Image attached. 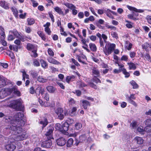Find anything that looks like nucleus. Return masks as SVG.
I'll list each match as a JSON object with an SVG mask.
<instances>
[{"label":"nucleus","mask_w":151,"mask_h":151,"mask_svg":"<svg viewBox=\"0 0 151 151\" xmlns=\"http://www.w3.org/2000/svg\"><path fill=\"white\" fill-rule=\"evenodd\" d=\"M10 129H11L12 133L16 135L14 137L17 141L23 140L27 137L26 132L23 131L22 129L19 126L16 127L12 125L10 127Z\"/></svg>","instance_id":"1"},{"label":"nucleus","mask_w":151,"mask_h":151,"mask_svg":"<svg viewBox=\"0 0 151 151\" xmlns=\"http://www.w3.org/2000/svg\"><path fill=\"white\" fill-rule=\"evenodd\" d=\"M24 114L23 113H17L15 115V119L11 122L12 124V125H14L16 127L24 126L25 124V122L22 120Z\"/></svg>","instance_id":"2"},{"label":"nucleus","mask_w":151,"mask_h":151,"mask_svg":"<svg viewBox=\"0 0 151 151\" xmlns=\"http://www.w3.org/2000/svg\"><path fill=\"white\" fill-rule=\"evenodd\" d=\"M55 112L58 116V118L60 120H63L65 116L68 115L67 111H64L63 109L61 108H58L55 110Z\"/></svg>","instance_id":"3"},{"label":"nucleus","mask_w":151,"mask_h":151,"mask_svg":"<svg viewBox=\"0 0 151 151\" xmlns=\"http://www.w3.org/2000/svg\"><path fill=\"white\" fill-rule=\"evenodd\" d=\"M11 104L14 108L18 110H21L23 107L22 101L20 99L13 101Z\"/></svg>","instance_id":"4"},{"label":"nucleus","mask_w":151,"mask_h":151,"mask_svg":"<svg viewBox=\"0 0 151 151\" xmlns=\"http://www.w3.org/2000/svg\"><path fill=\"white\" fill-rule=\"evenodd\" d=\"M116 47V45L113 43H110L108 44V48L105 47L103 51L107 56L109 55L110 54H111L113 51L114 50Z\"/></svg>","instance_id":"5"},{"label":"nucleus","mask_w":151,"mask_h":151,"mask_svg":"<svg viewBox=\"0 0 151 151\" xmlns=\"http://www.w3.org/2000/svg\"><path fill=\"white\" fill-rule=\"evenodd\" d=\"M48 131L45 134V135L47 137V138L51 139L52 138V134L53 131L54 130L53 127L52 125H50L47 128Z\"/></svg>","instance_id":"6"},{"label":"nucleus","mask_w":151,"mask_h":151,"mask_svg":"<svg viewBox=\"0 0 151 151\" xmlns=\"http://www.w3.org/2000/svg\"><path fill=\"white\" fill-rule=\"evenodd\" d=\"M9 88L2 89L0 91V98L3 99L8 94H10L9 90Z\"/></svg>","instance_id":"7"},{"label":"nucleus","mask_w":151,"mask_h":151,"mask_svg":"<svg viewBox=\"0 0 151 151\" xmlns=\"http://www.w3.org/2000/svg\"><path fill=\"white\" fill-rule=\"evenodd\" d=\"M48 139V140H46L43 142L41 144L42 147L46 148H50L52 145V142L51 139Z\"/></svg>","instance_id":"8"},{"label":"nucleus","mask_w":151,"mask_h":151,"mask_svg":"<svg viewBox=\"0 0 151 151\" xmlns=\"http://www.w3.org/2000/svg\"><path fill=\"white\" fill-rule=\"evenodd\" d=\"M56 142L58 146H62L66 144V140L65 138L61 137L57 139L56 140Z\"/></svg>","instance_id":"9"},{"label":"nucleus","mask_w":151,"mask_h":151,"mask_svg":"<svg viewBox=\"0 0 151 151\" xmlns=\"http://www.w3.org/2000/svg\"><path fill=\"white\" fill-rule=\"evenodd\" d=\"M6 149L9 151H13L16 148V146L13 143L7 145L5 146Z\"/></svg>","instance_id":"10"},{"label":"nucleus","mask_w":151,"mask_h":151,"mask_svg":"<svg viewBox=\"0 0 151 151\" xmlns=\"http://www.w3.org/2000/svg\"><path fill=\"white\" fill-rule=\"evenodd\" d=\"M50 25V23L47 22L46 24L44 25L43 26L45 27V31L49 35H51V32L49 28V27Z\"/></svg>","instance_id":"11"},{"label":"nucleus","mask_w":151,"mask_h":151,"mask_svg":"<svg viewBox=\"0 0 151 151\" xmlns=\"http://www.w3.org/2000/svg\"><path fill=\"white\" fill-rule=\"evenodd\" d=\"M134 141L139 145L142 144L143 142V140L142 138L139 137H136L134 138Z\"/></svg>","instance_id":"12"},{"label":"nucleus","mask_w":151,"mask_h":151,"mask_svg":"<svg viewBox=\"0 0 151 151\" xmlns=\"http://www.w3.org/2000/svg\"><path fill=\"white\" fill-rule=\"evenodd\" d=\"M40 124L42 125V128H43L48 123V122L47 118L44 117L42 119L41 121L40 122Z\"/></svg>","instance_id":"13"},{"label":"nucleus","mask_w":151,"mask_h":151,"mask_svg":"<svg viewBox=\"0 0 151 151\" xmlns=\"http://www.w3.org/2000/svg\"><path fill=\"white\" fill-rule=\"evenodd\" d=\"M9 93L13 92L14 94H16L18 96H20V93L19 91H18L16 88H9Z\"/></svg>","instance_id":"14"},{"label":"nucleus","mask_w":151,"mask_h":151,"mask_svg":"<svg viewBox=\"0 0 151 151\" xmlns=\"http://www.w3.org/2000/svg\"><path fill=\"white\" fill-rule=\"evenodd\" d=\"M0 5L3 8L7 9H9V4L4 1H0Z\"/></svg>","instance_id":"15"},{"label":"nucleus","mask_w":151,"mask_h":151,"mask_svg":"<svg viewBox=\"0 0 151 151\" xmlns=\"http://www.w3.org/2000/svg\"><path fill=\"white\" fill-rule=\"evenodd\" d=\"M37 80L39 82L42 83H45L47 82L48 81V79L44 78L42 76H39L37 78Z\"/></svg>","instance_id":"16"},{"label":"nucleus","mask_w":151,"mask_h":151,"mask_svg":"<svg viewBox=\"0 0 151 151\" xmlns=\"http://www.w3.org/2000/svg\"><path fill=\"white\" fill-rule=\"evenodd\" d=\"M81 101L82 102V106L85 109H87V106L90 105L89 102L86 100H82Z\"/></svg>","instance_id":"17"},{"label":"nucleus","mask_w":151,"mask_h":151,"mask_svg":"<svg viewBox=\"0 0 151 151\" xmlns=\"http://www.w3.org/2000/svg\"><path fill=\"white\" fill-rule=\"evenodd\" d=\"M126 98L127 101L129 103L132 104L135 107L137 106V105L136 102L132 100V99H131L129 98V96L128 95H126Z\"/></svg>","instance_id":"18"},{"label":"nucleus","mask_w":151,"mask_h":151,"mask_svg":"<svg viewBox=\"0 0 151 151\" xmlns=\"http://www.w3.org/2000/svg\"><path fill=\"white\" fill-rule=\"evenodd\" d=\"M69 125L67 123H64L62 125V132L67 131L68 129Z\"/></svg>","instance_id":"19"},{"label":"nucleus","mask_w":151,"mask_h":151,"mask_svg":"<svg viewBox=\"0 0 151 151\" xmlns=\"http://www.w3.org/2000/svg\"><path fill=\"white\" fill-rule=\"evenodd\" d=\"M48 60L49 63H52L53 64L58 65L60 64V63L59 62L56 60H55L54 59L52 58H49L48 59Z\"/></svg>","instance_id":"20"},{"label":"nucleus","mask_w":151,"mask_h":151,"mask_svg":"<svg viewBox=\"0 0 151 151\" xmlns=\"http://www.w3.org/2000/svg\"><path fill=\"white\" fill-rule=\"evenodd\" d=\"M75 78V77L73 75L71 76H68L66 78V81L67 82L69 83L70 81H74Z\"/></svg>","instance_id":"21"},{"label":"nucleus","mask_w":151,"mask_h":151,"mask_svg":"<svg viewBox=\"0 0 151 151\" xmlns=\"http://www.w3.org/2000/svg\"><path fill=\"white\" fill-rule=\"evenodd\" d=\"M89 46L91 51L93 52H95L96 51V47L94 44L91 43L89 44Z\"/></svg>","instance_id":"22"},{"label":"nucleus","mask_w":151,"mask_h":151,"mask_svg":"<svg viewBox=\"0 0 151 151\" xmlns=\"http://www.w3.org/2000/svg\"><path fill=\"white\" fill-rule=\"evenodd\" d=\"M10 33L13 34L15 37L17 38H19L20 36V34L15 29H14L13 31H10Z\"/></svg>","instance_id":"23"},{"label":"nucleus","mask_w":151,"mask_h":151,"mask_svg":"<svg viewBox=\"0 0 151 151\" xmlns=\"http://www.w3.org/2000/svg\"><path fill=\"white\" fill-rule=\"evenodd\" d=\"M6 85V81L5 79L1 78L0 76V88L3 87Z\"/></svg>","instance_id":"24"},{"label":"nucleus","mask_w":151,"mask_h":151,"mask_svg":"<svg viewBox=\"0 0 151 151\" xmlns=\"http://www.w3.org/2000/svg\"><path fill=\"white\" fill-rule=\"evenodd\" d=\"M47 90L50 93H53L56 90V88L53 86H50L47 87Z\"/></svg>","instance_id":"25"},{"label":"nucleus","mask_w":151,"mask_h":151,"mask_svg":"<svg viewBox=\"0 0 151 151\" xmlns=\"http://www.w3.org/2000/svg\"><path fill=\"white\" fill-rule=\"evenodd\" d=\"M27 48L29 50H32L36 49V47L32 44L31 43H28L27 45Z\"/></svg>","instance_id":"26"},{"label":"nucleus","mask_w":151,"mask_h":151,"mask_svg":"<svg viewBox=\"0 0 151 151\" xmlns=\"http://www.w3.org/2000/svg\"><path fill=\"white\" fill-rule=\"evenodd\" d=\"M73 142V140L72 138H70L67 142V145L68 147H71Z\"/></svg>","instance_id":"27"},{"label":"nucleus","mask_w":151,"mask_h":151,"mask_svg":"<svg viewBox=\"0 0 151 151\" xmlns=\"http://www.w3.org/2000/svg\"><path fill=\"white\" fill-rule=\"evenodd\" d=\"M65 5L70 9H75L76 8L72 4L70 3H66Z\"/></svg>","instance_id":"28"},{"label":"nucleus","mask_w":151,"mask_h":151,"mask_svg":"<svg viewBox=\"0 0 151 151\" xmlns=\"http://www.w3.org/2000/svg\"><path fill=\"white\" fill-rule=\"evenodd\" d=\"M129 65V69H133L134 70L136 69V66L133 63H127Z\"/></svg>","instance_id":"29"},{"label":"nucleus","mask_w":151,"mask_h":151,"mask_svg":"<svg viewBox=\"0 0 151 151\" xmlns=\"http://www.w3.org/2000/svg\"><path fill=\"white\" fill-rule=\"evenodd\" d=\"M92 73L93 75L99 76V72L96 68H93L92 70Z\"/></svg>","instance_id":"30"},{"label":"nucleus","mask_w":151,"mask_h":151,"mask_svg":"<svg viewBox=\"0 0 151 151\" xmlns=\"http://www.w3.org/2000/svg\"><path fill=\"white\" fill-rule=\"evenodd\" d=\"M132 14L134 16H137L138 15V13H142L144 12V10H132Z\"/></svg>","instance_id":"31"},{"label":"nucleus","mask_w":151,"mask_h":151,"mask_svg":"<svg viewBox=\"0 0 151 151\" xmlns=\"http://www.w3.org/2000/svg\"><path fill=\"white\" fill-rule=\"evenodd\" d=\"M30 73L33 78H36L38 75L37 72L34 70L30 71Z\"/></svg>","instance_id":"32"},{"label":"nucleus","mask_w":151,"mask_h":151,"mask_svg":"<svg viewBox=\"0 0 151 151\" xmlns=\"http://www.w3.org/2000/svg\"><path fill=\"white\" fill-rule=\"evenodd\" d=\"M37 34L44 41L46 40L45 36V35L42 32L38 31L37 32Z\"/></svg>","instance_id":"33"},{"label":"nucleus","mask_w":151,"mask_h":151,"mask_svg":"<svg viewBox=\"0 0 151 151\" xmlns=\"http://www.w3.org/2000/svg\"><path fill=\"white\" fill-rule=\"evenodd\" d=\"M130 83L134 89H136L138 87V85L134 81L132 80L130 82Z\"/></svg>","instance_id":"34"},{"label":"nucleus","mask_w":151,"mask_h":151,"mask_svg":"<svg viewBox=\"0 0 151 151\" xmlns=\"http://www.w3.org/2000/svg\"><path fill=\"white\" fill-rule=\"evenodd\" d=\"M137 131L140 133L143 134L145 132V129H144L143 127L141 126L138 127L137 128Z\"/></svg>","instance_id":"35"},{"label":"nucleus","mask_w":151,"mask_h":151,"mask_svg":"<svg viewBox=\"0 0 151 151\" xmlns=\"http://www.w3.org/2000/svg\"><path fill=\"white\" fill-rule=\"evenodd\" d=\"M56 12L60 14L64 15L66 14L68 12L69 10H65L64 12L62 11V10H55Z\"/></svg>","instance_id":"36"},{"label":"nucleus","mask_w":151,"mask_h":151,"mask_svg":"<svg viewBox=\"0 0 151 151\" xmlns=\"http://www.w3.org/2000/svg\"><path fill=\"white\" fill-rule=\"evenodd\" d=\"M22 73L23 77L22 80L23 81H25L26 78L27 79H29V75L26 74V72L24 71H22Z\"/></svg>","instance_id":"37"},{"label":"nucleus","mask_w":151,"mask_h":151,"mask_svg":"<svg viewBox=\"0 0 151 151\" xmlns=\"http://www.w3.org/2000/svg\"><path fill=\"white\" fill-rule=\"evenodd\" d=\"M27 22L29 25H31L34 23L35 21L33 18H29L27 19Z\"/></svg>","instance_id":"38"},{"label":"nucleus","mask_w":151,"mask_h":151,"mask_svg":"<svg viewBox=\"0 0 151 151\" xmlns=\"http://www.w3.org/2000/svg\"><path fill=\"white\" fill-rule=\"evenodd\" d=\"M122 72L125 75V77L126 78H128L130 76L129 73L127 72L125 69H123L122 70Z\"/></svg>","instance_id":"39"},{"label":"nucleus","mask_w":151,"mask_h":151,"mask_svg":"<svg viewBox=\"0 0 151 151\" xmlns=\"http://www.w3.org/2000/svg\"><path fill=\"white\" fill-rule=\"evenodd\" d=\"M40 62L41 63L42 66L44 68H46L47 67V64L46 63V62L44 61L43 60H40Z\"/></svg>","instance_id":"40"},{"label":"nucleus","mask_w":151,"mask_h":151,"mask_svg":"<svg viewBox=\"0 0 151 151\" xmlns=\"http://www.w3.org/2000/svg\"><path fill=\"white\" fill-rule=\"evenodd\" d=\"M62 125L59 123H57L55 125V128L56 129L60 130L61 132L62 130Z\"/></svg>","instance_id":"41"},{"label":"nucleus","mask_w":151,"mask_h":151,"mask_svg":"<svg viewBox=\"0 0 151 151\" xmlns=\"http://www.w3.org/2000/svg\"><path fill=\"white\" fill-rule=\"evenodd\" d=\"M82 124L80 123H77L75 124V129L78 130L82 127Z\"/></svg>","instance_id":"42"},{"label":"nucleus","mask_w":151,"mask_h":151,"mask_svg":"<svg viewBox=\"0 0 151 151\" xmlns=\"http://www.w3.org/2000/svg\"><path fill=\"white\" fill-rule=\"evenodd\" d=\"M145 132H151V125H147L145 128Z\"/></svg>","instance_id":"43"},{"label":"nucleus","mask_w":151,"mask_h":151,"mask_svg":"<svg viewBox=\"0 0 151 151\" xmlns=\"http://www.w3.org/2000/svg\"><path fill=\"white\" fill-rule=\"evenodd\" d=\"M33 65L37 67L39 66L40 65V64L38 61L37 59H34L33 61Z\"/></svg>","instance_id":"44"},{"label":"nucleus","mask_w":151,"mask_h":151,"mask_svg":"<svg viewBox=\"0 0 151 151\" xmlns=\"http://www.w3.org/2000/svg\"><path fill=\"white\" fill-rule=\"evenodd\" d=\"M37 49H35L32 50V54H31V56L32 57L36 58L37 56V54L36 53Z\"/></svg>","instance_id":"45"},{"label":"nucleus","mask_w":151,"mask_h":151,"mask_svg":"<svg viewBox=\"0 0 151 151\" xmlns=\"http://www.w3.org/2000/svg\"><path fill=\"white\" fill-rule=\"evenodd\" d=\"M144 122L147 125H151V118L147 119Z\"/></svg>","instance_id":"46"},{"label":"nucleus","mask_w":151,"mask_h":151,"mask_svg":"<svg viewBox=\"0 0 151 151\" xmlns=\"http://www.w3.org/2000/svg\"><path fill=\"white\" fill-rule=\"evenodd\" d=\"M128 60V56L127 55H124L121 58L120 60L121 61H127Z\"/></svg>","instance_id":"47"},{"label":"nucleus","mask_w":151,"mask_h":151,"mask_svg":"<svg viewBox=\"0 0 151 151\" xmlns=\"http://www.w3.org/2000/svg\"><path fill=\"white\" fill-rule=\"evenodd\" d=\"M126 22L128 23L126 24V26L127 27L129 28H132V23L131 22L128 21H126Z\"/></svg>","instance_id":"48"},{"label":"nucleus","mask_w":151,"mask_h":151,"mask_svg":"<svg viewBox=\"0 0 151 151\" xmlns=\"http://www.w3.org/2000/svg\"><path fill=\"white\" fill-rule=\"evenodd\" d=\"M93 81L96 83H101L100 80L96 76H94L93 78Z\"/></svg>","instance_id":"49"},{"label":"nucleus","mask_w":151,"mask_h":151,"mask_svg":"<svg viewBox=\"0 0 151 151\" xmlns=\"http://www.w3.org/2000/svg\"><path fill=\"white\" fill-rule=\"evenodd\" d=\"M27 38H28L27 37L25 36H21L20 35L19 38L20 40L21 41H22V42H24L25 41L27 40Z\"/></svg>","instance_id":"50"},{"label":"nucleus","mask_w":151,"mask_h":151,"mask_svg":"<svg viewBox=\"0 0 151 151\" xmlns=\"http://www.w3.org/2000/svg\"><path fill=\"white\" fill-rule=\"evenodd\" d=\"M137 122H132L131 124V127L133 129H135L137 126Z\"/></svg>","instance_id":"51"},{"label":"nucleus","mask_w":151,"mask_h":151,"mask_svg":"<svg viewBox=\"0 0 151 151\" xmlns=\"http://www.w3.org/2000/svg\"><path fill=\"white\" fill-rule=\"evenodd\" d=\"M78 85L79 86V87L80 88L84 87L86 86V85L84 83L80 81H79L78 83Z\"/></svg>","instance_id":"52"},{"label":"nucleus","mask_w":151,"mask_h":151,"mask_svg":"<svg viewBox=\"0 0 151 151\" xmlns=\"http://www.w3.org/2000/svg\"><path fill=\"white\" fill-rule=\"evenodd\" d=\"M88 85L91 87L94 88L95 89H97V87L96 85H95L92 82H89Z\"/></svg>","instance_id":"53"},{"label":"nucleus","mask_w":151,"mask_h":151,"mask_svg":"<svg viewBox=\"0 0 151 151\" xmlns=\"http://www.w3.org/2000/svg\"><path fill=\"white\" fill-rule=\"evenodd\" d=\"M126 44H129L128 47H127V49L129 50H130L131 49L132 45V44L130 43L129 41H126Z\"/></svg>","instance_id":"54"},{"label":"nucleus","mask_w":151,"mask_h":151,"mask_svg":"<svg viewBox=\"0 0 151 151\" xmlns=\"http://www.w3.org/2000/svg\"><path fill=\"white\" fill-rule=\"evenodd\" d=\"M42 88L41 86H38L35 90V93L36 94L39 93L41 90Z\"/></svg>","instance_id":"55"},{"label":"nucleus","mask_w":151,"mask_h":151,"mask_svg":"<svg viewBox=\"0 0 151 151\" xmlns=\"http://www.w3.org/2000/svg\"><path fill=\"white\" fill-rule=\"evenodd\" d=\"M148 43H145L142 45V47L143 49H145L146 50H147V48L148 47Z\"/></svg>","instance_id":"56"},{"label":"nucleus","mask_w":151,"mask_h":151,"mask_svg":"<svg viewBox=\"0 0 151 151\" xmlns=\"http://www.w3.org/2000/svg\"><path fill=\"white\" fill-rule=\"evenodd\" d=\"M15 38V37L12 34H10L8 37V40L12 41L14 40Z\"/></svg>","instance_id":"57"},{"label":"nucleus","mask_w":151,"mask_h":151,"mask_svg":"<svg viewBox=\"0 0 151 151\" xmlns=\"http://www.w3.org/2000/svg\"><path fill=\"white\" fill-rule=\"evenodd\" d=\"M74 93L78 96H80L81 94V91L79 90H76Z\"/></svg>","instance_id":"58"},{"label":"nucleus","mask_w":151,"mask_h":151,"mask_svg":"<svg viewBox=\"0 0 151 151\" xmlns=\"http://www.w3.org/2000/svg\"><path fill=\"white\" fill-rule=\"evenodd\" d=\"M111 35L113 37L117 39L118 38L117 34L114 32H112L111 33Z\"/></svg>","instance_id":"59"},{"label":"nucleus","mask_w":151,"mask_h":151,"mask_svg":"<svg viewBox=\"0 0 151 151\" xmlns=\"http://www.w3.org/2000/svg\"><path fill=\"white\" fill-rule=\"evenodd\" d=\"M69 103L70 104L73 105L75 103V101L73 99L70 98L69 100Z\"/></svg>","instance_id":"60"},{"label":"nucleus","mask_w":151,"mask_h":151,"mask_svg":"<svg viewBox=\"0 0 151 151\" xmlns=\"http://www.w3.org/2000/svg\"><path fill=\"white\" fill-rule=\"evenodd\" d=\"M47 51L48 54L52 56L54 55V52L51 49L49 48L48 49Z\"/></svg>","instance_id":"61"},{"label":"nucleus","mask_w":151,"mask_h":151,"mask_svg":"<svg viewBox=\"0 0 151 151\" xmlns=\"http://www.w3.org/2000/svg\"><path fill=\"white\" fill-rule=\"evenodd\" d=\"M79 139L81 142H83L85 141L86 139L85 136L83 135L80 136L79 137Z\"/></svg>","instance_id":"62"},{"label":"nucleus","mask_w":151,"mask_h":151,"mask_svg":"<svg viewBox=\"0 0 151 151\" xmlns=\"http://www.w3.org/2000/svg\"><path fill=\"white\" fill-rule=\"evenodd\" d=\"M12 12L15 17L17 18L18 15V13H19L17 10H12Z\"/></svg>","instance_id":"63"},{"label":"nucleus","mask_w":151,"mask_h":151,"mask_svg":"<svg viewBox=\"0 0 151 151\" xmlns=\"http://www.w3.org/2000/svg\"><path fill=\"white\" fill-rule=\"evenodd\" d=\"M136 55V53L134 52H131L129 53V55L131 58H133L135 57Z\"/></svg>","instance_id":"64"}]
</instances>
